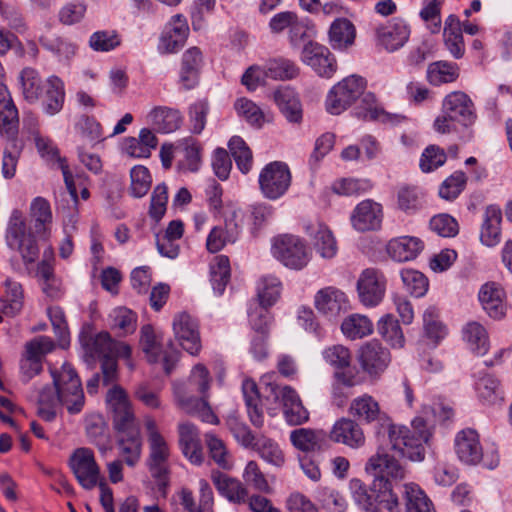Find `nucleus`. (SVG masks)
I'll use <instances>...</instances> for the list:
<instances>
[{
    "label": "nucleus",
    "mask_w": 512,
    "mask_h": 512,
    "mask_svg": "<svg viewBox=\"0 0 512 512\" xmlns=\"http://www.w3.org/2000/svg\"><path fill=\"white\" fill-rule=\"evenodd\" d=\"M455 449L459 459L466 464L476 465L483 458L479 435L473 429H465L457 434Z\"/></svg>",
    "instance_id": "cd10ccee"
},
{
    "label": "nucleus",
    "mask_w": 512,
    "mask_h": 512,
    "mask_svg": "<svg viewBox=\"0 0 512 512\" xmlns=\"http://www.w3.org/2000/svg\"><path fill=\"white\" fill-rule=\"evenodd\" d=\"M349 413L364 423L380 422L387 418L380 408L378 401L371 395L363 394L354 398L349 407Z\"/></svg>",
    "instance_id": "473e14b6"
},
{
    "label": "nucleus",
    "mask_w": 512,
    "mask_h": 512,
    "mask_svg": "<svg viewBox=\"0 0 512 512\" xmlns=\"http://www.w3.org/2000/svg\"><path fill=\"white\" fill-rule=\"evenodd\" d=\"M267 463L281 467L285 463V456L279 445L272 439L259 435L255 446L252 448Z\"/></svg>",
    "instance_id": "4d7b16f0"
},
{
    "label": "nucleus",
    "mask_w": 512,
    "mask_h": 512,
    "mask_svg": "<svg viewBox=\"0 0 512 512\" xmlns=\"http://www.w3.org/2000/svg\"><path fill=\"white\" fill-rule=\"evenodd\" d=\"M53 384L70 414L79 413L84 405V393L80 379L73 367L64 363L60 371H52Z\"/></svg>",
    "instance_id": "39448f33"
},
{
    "label": "nucleus",
    "mask_w": 512,
    "mask_h": 512,
    "mask_svg": "<svg viewBox=\"0 0 512 512\" xmlns=\"http://www.w3.org/2000/svg\"><path fill=\"white\" fill-rule=\"evenodd\" d=\"M366 471L373 473L376 479L372 487H367L358 479L351 480L350 489L355 502L365 512H382L383 508L389 512H402L399 499L389 481L401 480L405 476L399 457L385 447H380L368 460Z\"/></svg>",
    "instance_id": "f257e3e1"
},
{
    "label": "nucleus",
    "mask_w": 512,
    "mask_h": 512,
    "mask_svg": "<svg viewBox=\"0 0 512 512\" xmlns=\"http://www.w3.org/2000/svg\"><path fill=\"white\" fill-rule=\"evenodd\" d=\"M172 327L182 348L191 355H197L201 350L197 321L188 313L180 312L175 315Z\"/></svg>",
    "instance_id": "dca6fc26"
},
{
    "label": "nucleus",
    "mask_w": 512,
    "mask_h": 512,
    "mask_svg": "<svg viewBox=\"0 0 512 512\" xmlns=\"http://www.w3.org/2000/svg\"><path fill=\"white\" fill-rule=\"evenodd\" d=\"M147 121L159 133H172L180 128L182 116L177 109L159 106L148 113Z\"/></svg>",
    "instance_id": "58836bf2"
},
{
    "label": "nucleus",
    "mask_w": 512,
    "mask_h": 512,
    "mask_svg": "<svg viewBox=\"0 0 512 512\" xmlns=\"http://www.w3.org/2000/svg\"><path fill=\"white\" fill-rule=\"evenodd\" d=\"M19 84L23 99L30 103H42L44 111L55 115L63 107L65 91L64 83L57 76L43 79L40 73L32 68L25 67L19 73Z\"/></svg>",
    "instance_id": "20e7f679"
},
{
    "label": "nucleus",
    "mask_w": 512,
    "mask_h": 512,
    "mask_svg": "<svg viewBox=\"0 0 512 512\" xmlns=\"http://www.w3.org/2000/svg\"><path fill=\"white\" fill-rule=\"evenodd\" d=\"M327 433L324 430L297 428L290 432V442L294 448L302 452L321 450L326 443Z\"/></svg>",
    "instance_id": "c9c22d12"
},
{
    "label": "nucleus",
    "mask_w": 512,
    "mask_h": 512,
    "mask_svg": "<svg viewBox=\"0 0 512 512\" xmlns=\"http://www.w3.org/2000/svg\"><path fill=\"white\" fill-rule=\"evenodd\" d=\"M211 284L217 295H222L230 280V262L225 255L214 258L210 266Z\"/></svg>",
    "instance_id": "13d9d810"
},
{
    "label": "nucleus",
    "mask_w": 512,
    "mask_h": 512,
    "mask_svg": "<svg viewBox=\"0 0 512 512\" xmlns=\"http://www.w3.org/2000/svg\"><path fill=\"white\" fill-rule=\"evenodd\" d=\"M310 234L313 240L314 249L321 257L330 259L336 255V240L326 225L319 223L317 227L312 229Z\"/></svg>",
    "instance_id": "3c124183"
},
{
    "label": "nucleus",
    "mask_w": 512,
    "mask_h": 512,
    "mask_svg": "<svg viewBox=\"0 0 512 512\" xmlns=\"http://www.w3.org/2000/svg\"><path fill=\"white\" fill-rule=\"evenodd\" d=\"M271 393L283 406L285 420L290 425H301L309 420V412L303 406L297 392L290 386L270 385Z\"/></svg>",
    "instance_id": "ddd939ff"
},
{
    "label": "nucleus",
    "mask_w": 512,
    "mask_h": 512,
    "mask_svg": "<svg viewBox=\"0 0 512 512\" xmlns=\"http://www.w3.org/2000/svg\"><path fill=\"white\" fill-rule=\"evenodd\" d=\"M119 433L117 445L119 454L126 465L134 467L140 460L142 452V439L136 422L123 429H116Z\"/></svg>",
    "instance_id": "4be33fe9"
},
{
    "label": "nucleus",
    "mask_w": 512,
    "mask_h": 512,
    "mask_svg": "<svg viewBox=\"0 0 512 512\" xmlns=\"http://www.w3.org/2000/svg\"><path fill=\"white\" fill-rule=\"evenodd\" d=\"M479 301L486 313L493 319H501L506 313L505 292L495 282H487L479 290Z\"/></svg>",
    "instance_id": "7c9ffc66"
},
{
    "label": "nucleus",
    "mask_w": 512,
    "mask_h": 512,
    "mask_svg": "<svg viewBox=\"0 0 512 512\" xmlns=\"http://www.w3.org/2000/svg\"><path fill=\"white\" fill-rule=\"evenodd\" d=\"M341 331L351 340L360 339L373 332V323L367 316L352 314L342 322Z\"/></svg>",
    "instance_id": "5fc2aeb1"
},
{
    "label": "nucleus",
    "mask_w": 512,
    "mask_h": 512,
    "mask_svg": "<svg viewBox=\"0 0 512 512\" xmlns=\"http://www.w3.org/2000/svg\"><path fill=\"white\" fill-rule=\"evenodd\" d=\"M423 248L424 244L419 238L402 236L388 242L387 253L397 262H406L415 259Z\"/></svg>",
    "instance_id": "f704fd0d"
},
{
    "label": "nucleus",
    "mask_w": 512,
    "mask_h": 512,
    "mask_svg": "<svg viewBox=\"0 0 512 512\" xmlns=\"http://www.w3.org/2000/svg\"><path fill=\"white\" fill-rule=\"evenodd\" d=\"M130 194L134 198L144 197L150 190L152 177L147 167L136 165L130 170Z\"/></svg>",
    "instance_id": "774afa93"
},
{
    "label": "nucleus",
    "mask_w": 512,
    "mask_h": 512,
    "mask_svg": "<svg viewBox=\"0 0 512 512\" xmlns=\"http://www.w3.org/2000/svg\"><path fill=\"white\" fill-rule=\"evenodd\" d=\"M272 254L284 266L303 269L310 261V252L302 239L294 235H281L274 238Z\"/></svg>",
    "instance_id": "423d86ee"
},
{
    "label": "nucleus",
    "mask_w": 512,
    "mask_h": 512,
    "mask_svg": "<svg viewBox=\"0 0 512 512\" xmlns=\"http://www.w3.org/2000/svg\"><path fill=\"white\" fill-rule=\"evenodd\" d=\"M140 345L149 362L155 363L160 359L161 337L150 324L143 325L140 329Z\"/></svg>",
    "instance_id": "e2e57ef3"
},
{
    "label": "nucleus",
    "mask_w": 512,
    "mask_h": 512,
    "mask_svg": "<svg viewBox=\"0 0 512 512\" xmlns=\"http://www.w3.org/2000/svg\"><path fill=\"white\" fill-rule=\"evenodd\" d=\"M274 100L289 122L299 123L302 119L301 104L295 92L283 87L275 91Z\"/></svg>",
    "instance_id": "c03bdc74"
},
{
    "label": "nucleus",
    "mask_w": 512,
    "mask_h": 512,
    "mask_svg": "<svg viewBox=\"0 0 512 512\" xmlns=\"http://www.w3.org/2000/svg\"><path fill=\"white\" fill-rule=\"evenodd\" d=\"M37 404L39 417L47 422H52L56 417V408L62 405V400H60L56 387L54 385L44 386L39 391Z\"/></svg>",
    "instance_id": "09e8293b"
},
{
    "label": "nucleus",
    "mask_w": 512,
    "mask_h": 512,
    "mask_svg": "<svg viewBox=\"0 0 512 512\" xmlns=\"http://www.w3.org/2000/svg\"><path fill=\"white\" fill-rule=\"evenodd\" d=\"M177 404L187 414L197 416L203 422L217 424L218 418L208 405L205 397L200 399L194 397H186L182 392V387L177 386L174 389Z\"/></svg>",
    "instance_id": "72a5a7b5"
},
{
    "label": "nucleus",
    "mask_w": 512,
    "mask_h": 512,
    "mask_svg": "<svg viewBox=\"0 0 512 512\" xmlns=\"http://www.w3.org/2000/svg\"><path fill=\"white\" fill-rule=\"evenodd\" d=\"M442 112L465 127L471 126L476 120L475 108L470 97L461 91L448 94L442 104Z\"/></svg>",
    "instance_id": "f3484780"
},
{
    "label": "nucleus",
    "mask_w": 512,
    "mask_h": 512,
    "mask_svg": "<svg viewBox=\"0 0 512 512\" xmlns=\"http://www.w3.org/2000/svg\"><path fill=\"white\" fill-rule=\"evenodd\" d=\"M103 187L106 189L107 210L111 217L121 219L125 217L124 211L118 206L121 199V182L116 175H106L103 178Z\"/></svg>",
    "instance_id": "bf43d9fd"
},
{
    "label": "nucleus",
    "mask_w": 512,
    "mask_h": 512,
    "mask_svg": "<svg viewBox=\"0 0 512 512\" xmlns=\"http://www.w3.org/2000/svg\"><path fill=\"white\" fill-rule=\"evenodd\" d=\"M36 147L42 156L51 157L58 163L62 171L66 187L72 197H77V189L74 184L73 175L69 170V166L65 158L60 157L58 148L54 145L53 141L48 138L40 136L35 137Z\"/></svg>",
    "instance_id": "ea45409f"
},
{
    "label": "nucleus",
    "mask_w": 512,
    "mask_h": 512,
    "mask_svg": "<svg viewBox=\"0 0 512 512\" xmlns=\"http://www.w3.org/2000/svg\"><path fill=\"white\" fill-rule=\"evenodd\" d=\"M211 480L218 493L234 504L245 503L248 497V490L244 484L219 470H212Z\"/></svg>",
    "instance_id": "c756f323"
},
{
    "label": "nucleus",
    "mask_w": 512,
    "mask_h": 512,
    "mask_svg": "<svg viewBox=\"0 0 512 512\" xmlns=\"http://www.w3.org/2000/svg\"><path fill=\"white\" fill-rule=\"evenodd\" d=\"M366 81L362 77L351 75L338 82L329 91L326 98V110L339 115L354 103L364 92Z\"/></svg>",
    "instance_id": "0eeeda50"
},
{
    "label": "nucleus",
    "mask_w": 512,
    "mask_h": 512,
    "mask_svg": "<svg viewBox=\"0 0 512 512\" xmlns=\"http://www.w3.org/2000/svg\"><path fill=\"white\" fill-rule=\"evenodd\" d=\"M443 41L445 48L455 59L464 56L465 44L462 35V23L454 14L449 15L445 20Z\"/></svg>",
    "instance_id": "4c0bfd02"
},
{
    "label": "nucleus",
    "mask_w": 512,
    "mask_h": 512,
    "mask_svg": "<svg viewBox=\"0 0 512 512\" xmlns=\"http://www.w3.org/2000/svg\"><path fill=\"white\" fill-rule=\"evenodd\" d=\"M301 61L320 76L329 78L336 71V61L329 49L314 41L305 43Z\"/></svg>",
    "instance_id": "2eb2a0df"
},
{
    "label": "nucleus",
    "mask_w": 512,
    "mask_h": 512,
    "mask_svg": "<svg viewBox=\"0 0 512 512\" xmlns=\"http://www.w3.org/2000/svg\"><path fill=\"white\" fill-rule=\"evenodd\" d=\"M55 343L48 336H39L25 345V354L20 361L22 381L29 382L42 371V358L53 351Z\"/></svg>",
    "instance_id": "9b49d317"
},
{
    "label": "nucleus",
    "mask_w": 512,
    "mask_h": 512,
    "mask_svg": "<svg viewBox=\"0 0 512 512\" xmlns=\"http://www.w3.org/2000/svg\"><path fill=\"white\" fill-rule=\"evenodd\" d=\"M502 212L497 206H489L485 210L484 221L480 232L481 242L493 247L500 242Z\"/></svg>",
    "instance_id": "79ce46f5"
},
{
    "label": "nucleus",
    "mask_w": 512,
    "mask_h": 512,
    "mask_svg": "<svg viewBox=\"0 0 512 512\" xmlns=\"http://www.w3.org/2000/svg\"><path fill=\"white\" fill-rule=\"evenodd\" d=\"M18 111L9 94L7 87L0 83V134L9 137L16 135L18 131Z\"/></svg>",
    "instance_id": "e433bc0d"
},
{
    "label": "nucleus",
    "mask_w": 512,
    "mask_h": 512,
    "mask_svg": "<svg viewBox=\"0 0 512 512\" xmlns=\"http://www.w3.org/2000/svg\"><path fill=\"white\" fill-rule=\"evenodd\" d=\"M380 336L394 348H402L405 343L403 331L398 320L391 314H386L377 323Z\"/></svg>",
    "instance_id": "603ef678"
},
{
    "label": "nucleus",
    "mask_w": 512,
    "mask_h": 512,
    "mask_svg": "<svg viewBox=\"0 0 512 512\" xmlns=\"http://www.w3.org/2000/svg\"><path fill=\"white\" fill-rule=\"evenodd\" d=\"M4 286L5 295L1 300L3 303L1 311L5 315L13 317L17 315L23 307V288L19 282L11 278L5 280Z\"/></svg>",
    "instance_id": "de8ad7c7"
},
{
    "label": "nucleus",
    "mask_w": 512,
    "mask_h": 512,
    "mask_svg": "<svg viewBox=\"0 0 512 512\" xmlns=\"http://www.w3.org/2000/svg\"><path fill=\"white\" fill-rule=\"evenodd\" d=\"M386 286L387 279L381 270L376 268L363 270L357 280L360 302L366 307L377 306L385 296Z\"/></svg>",
    "instance_id": "9d476101"
},
{
    "label": "nucleus",
    "mask_w": 512,
    "mask_h": 512,
    "mask_svg": "<svg viewBox=\"0 0 512 512\" xmlns=\"http://www.w3.org/2000/svg\"><path fill=\"white\" fill-rule=\"evenodd\" d=\"M179 446L183 455L193 464L203 462V448L197 427L190 422L178 425Z\"/></svg>",
    "instance_id": "bb28decb"
},
{
    "label": "nucleus",
    "mask_w": 512,
    "mask_h": 512,
    "mask_svg": "<svg viewBox=\"0 0 512 512\" xmlns=\"http://www.w3.org/2000/svg\"><path fill=\"white\" fill-rule=\"evenodd\" d=\"M410 35V24L401 17H394L376 29L378 43L389 52H394L404 47Z\"/></svg>",
    "instance_id": "4468645a"
},
{
    "label": "nucleus",
    "mask_w": 512,
    "mask_h": 512,
    "mask_svg": "<svg viewBox=\"0 0 512 512\" xmlns=\"http://www.w3.org/2000/svg\"><path fill=\"white\" fill-rule=\"evenodd\" d=\"M31 217L34 221L35 233L43 239H47L50 234L52 224V212L48 201L42 197H37L31 204Z\"/></svg>",
    "instance_id": "a18cd8bd"
},
{
    "label": "nucleus",
    "mask_w": 512,
    "mask_h": 512,
    "mask_svg": "<svg viewBox=\"0 0 512 512\" xmlns=\"http://www.w3.org/2000/svg\"><path fill=\"white\" fill-rule=\"evenodd\" d=\"M161 391V386L144 380L134 386L133 396L145 407L156 410L162 408Z\"/></svg>",
    "instance_id": "864d4df0"
},
{
    "label": "nucleus",
    "mask_w": 512,
    "mask_h": 512,
    "mask_svg": "<svg viewBox=\"0 0 512 512\" xmlns=\"http://www.w3.org/2000/svg\"><path fill=\"white\" fill-rule=\"evenodd\" d=\"M157 146L156 134L149 128H142L137 137L129 136L123 139L121 151L130 158L147 159Z\"/></svg>",
    "instance_id": "393cba45"
},
{
    "label": "nucleus",
    "mask_w": 512,
    "mask_h": 512,
    "mask_svg": "<svg viewBox=\"0 0 512 512\" xmlns=\"http://www.w3.org/2000/svg\"><path fill=\"white\" fill-rule=\"evenodd\" d=\"M137 319V314L124 306L114 308L109 314L111 328L118 329L123 335L135 332Z\"/></svg>",
    "instance_id": "052dcab7"
},
{
    "label": "nucleus",
    "mask_w": 512,
    "mask_h": 512,
    "mask_svg": "<svg viewBox=\"0 0 512 512\" xmlns=\"http://www.w3.org/2000/svg\"><path fill=\"white\" fill-rule=\"evenodd\" d=\"M242 392L251 423L255 427L261 428L264 424V415L257 384L251 379L244 380L242 383Z\"/></svg>",
    "instance_id": "37998d69"
},
{
    "label": "nucleus",
    "mask_w": 512,
    "mask_h": 512,
    "mask_svg": "<svg viewBox=\"0 0 512 512\" xmlns=\"http://www.w3.org/2000/svg\"><path fill=\"white\" fill-rule=\"evenodd\" d=\"M281 282L275 276H263L257 284V297L260 306L268 308L275 304L280 297Z\"/></svg>",
    "instance_id": "680f3d73"
},
{
    "label": "nucleus",
    "mask_w": 512,
    "mask_h": 512,
    "mask_svg": "<svg viewBox=\"0 0 512 512\" xmlns=\"http://www.w3.org/2000/svg\"><path fill=\"white\" fill-rule=\"evenodd\" d=\"M69 464L83 488L91 490L96 486V461L93 450L76 449L70 457Z\"/></svg>",
    "instance_id": "6ab92c4d"
},
{
    "label": "nucleus",
    "mask_w": 512,
    "mask_h": 512,
    "mask_svg": "<svg viewBox=\"0 0 512 512\" xmlns=\"http://www.w3.org/2000/svg\"><path fill=\"white\" fill-rule=\"evenodd\" d=\"M453 409L442 402L424 407L423 416L412 421V430L405 426L390 425L388 430L389 444L386 449L399 458L411 461H422L425 457L424 445L428 443L435 422H444L452 418Z\"/></svg>",
    "instance_id": "7ed1b4c3"
},
{
    "label": "nucleus",
    "mask_w": 512,
    "mask_h": 512,
    "mask_svg": "<svg viewBox=\"0 0 512 512\" xmlns=\"http://www.w3.org/2000/svg\"><path fill=\"white\" fill-rule=\"evenodd\" d=\"M7 243L10 248L17 250L26 264L36 261L39 248L34 236L26 232L25 222L19 217H13L7 232Z\"/></svg>",
    "instance_id": "f8f14e48"
},
{
    "label": "nucleus",
    "mask_w": 512,
    "mask_h": 512,
    "mask_svg": "<svg viewBox=\"0 0 512 512\" xmlns=\"http://www.w3.org/2000/svg\"><path fill=\"white\" fill-rule=\"evenodd\" d=\"M356 117L365 121H379L385 124H398L404 120V117L398 114L385 112L377 105L376 97L373 93H366L361 99V104L355 109Z\"/></svg>",
    "instance_id": "2f4dec72"
},
{
    "label": "nucleus",
    "mask_w": 512,
    "mask_h": 512,
    "mask_svg": "<svg viewBox=\"0 0 512 512\" xmlns=\"http://www.w3.org/2000/svg\"><path fill=\"white\" fill-rule=\"evenodd\" d=\"M463 339L477 355H484L489 349V337L486 329L478 322L467 323L462 330Z\"/></svg>",
    "instance_id": "49530a36"
},
{
    "label": "nucleus",
    "mask_w": 512,
    "mask_h": 512,
    "mask_svg": "<svg viewBox=\"0 0 512 512\" xmlns=\"http://www.w3.org/2000/svg\"><path fill=\"white\" fill-rule=\"evenodd\" d=\"M179 504L187 512H214V496L212 488L205 479L199 480V504L196 506L193 493L188 488H182L176 493Z\"/></svg>",
    "instance_id": "c85d7f7f"
},
{
    "label": "nucleus",
    "mask_w": 512,
    "mask_h": 512,
    "mask_svg": "<svg viewBox=\"0 0 512 512\" xmlns=\"http://www.w3.org/2000/svg\"><path fill=\"white\" fill-rule=\"evenodd\" d=\"M228 147L239 170L244 174L248 173L253 164V157L245 141L239 136H233Z\"/></svg>",
    "instance_id": "338daca9"
},
{
    "label": "nucleus",
    "mask_w": 512,
    "mask_h": 512,
    "mask_svg": "<svg viewBox=\"0 0 512 512\" xmlns=\"http://www.w3.org/2000/svg\"><path fill=\"white\" fill-rule=\"evenodd\" d=\"M356 38L354 24L346 18H337L329 29V42L333 49L346 50L351 47Z\"/></svg>",
    "instance_id": "a19ab883"
},
{
    "label": "nucleus",
    "mask_w": 512,
    "mask_h": 512,
    "mask_svg": "<svg viewBox=\"0 0 512 512\" xmlns=\"http://www.w3.org/2000/svg\"><path fill=\"white\" fill-rule=\"evenodd\" d=\"M241 228L236 220V211L231 217L225 218L221 225L214 226L206 239V248L210 253L221 251L226 245L237 241Z\"/></svg>",
    "instance_id": "5701e85b"
},
{
    "label": "nucleus",
    "mask_w": 512,
    "mask_h": 512,
    "mask_svg": "<svg viewBox=\"0 0 512 512\" xmlns=\"http://www.w3.org/2000/svg\"><path fill=\"white\" fill-rule=\"evenodd\" d=\"M148 444L149 456L146 465L158 486V490L165 494L169 485L168 460L170 449L168 443L163 436H154L152 440L148 441Z\"/></svg>",
    "instance_id": "6e6552de"
},
{
    "label": "nucleus",
    "mask_w": 512,
    "mask_h": 512,
    "mask_svg": "<svg viewBox=\"0 0 512 512\" xmlns=\"http://www.w3.org/2000/svg\"><path fill=\"white\" fill-rule=\"evenodd\" d=\"M358 360L370 376L381 374L390 363V353L378 341H369L359 349Z\"/></svg>",
    "instance_id": "aec40b11"
},
{
    "label": "nucleus",
    "mask_w": 512,
    "mask_h": 512,
    "mask_svg": "<svg viewBox=\"0 0 512 512\" xmlns=\"http://www.w3.org/2000/svg\"><path fill=\"white\" fill-rule=\"evenodd\" d=\"M131 347L125 342L113 339L108 332L98 333V362L101 377L98 382L108 387L105 394L107 409L112 414L115 429H123L136 422L132 403L126 390L118 384L119 371L117 357L129 358Z\"/></svg>",
    "instance_id": "f03ea898"
},
{
    "label": "nucleus",
    "mask_w": 512,
    "mask_h": 512,
    "mask_svg": "<svg viewBox=\"0 0 512 512\" xmlns=\"http://www.w3.org/2000/svg\"><path fill=\"white\" fill-rule=\"evenodd\" d=\"M459 77V67L456 63L436 61L427 68V79L430 84L440 86L452 83Z\"/></svg>",
    "instance_id": "8fccbe9b"
},
{
    "label": "nucleus",
    "mask_w": 512,
    "mask_h": 512,
    "mask_svg": "<svg viewBox=\"0 0 512 512\" xmlns=\"http://www.w3.org/2000/svg\"><path fill=\"white\" fill-rule=\"evenodd\" d=\"M476 389L479 399L487 405H495L504 400L500 382L492 375H484L477 384Z\"/></svg>",
    "instance_id": "6e6d98bb"
},
{
    "label": "nucleus",
    "mask_w": 512,
    "mask_h": 512,
    "mask_svg": "<svg viewBox=\"0 0 512 512\" xmlns=\"http://www.w3.org/2000/svg\"><path fill=\"white\" fill-rule=\"evenodd\" d=\"M299 74L298 66L291 60L278 58L269 61L265 68V76L275 80H289Z\"/></svg>",
    "instance_id": "69168bd1"
},
{
    "label": "nucleus",
    "mask_w": 512,
    "mask_h": 512,
    "mask_svg": "<svg viewBox=\"0 0 512 512\" xmlns=\"http://www.w3.org/2000/svg\"><path fill=\"white\" fill-rule=\"evenodd\" d=\"M94 126V118L87 115H81L75 124L81 141L78 147L79 159L90 171H96Z\"/></svg>",
    "instance_id": "412c9836"
},
{
    "label": "nucleus",
    "mask_w": 512,
    "mask_h": 512,
    "mask_svg": "<svg viewBox=\"0 0 512 512\" xmlns=\"http://www.w3.org/2000/svg\"><path fill=\"white\" fill-rule=\"evenodd\" d=\"M290 184L291 173L288 166L283 162H271L260 172V190L270 200H276L283 196Z\"/></svg>",
    "instance_id": "1a4fd4ad"
},
{
    "label": "nucleus",
    "mask_w": 512,
    "mask_h": 512,
    "mask_svg": "<svg viewBox=\"0 0 512 512\" xmlns=\"http://www.w3.org/2000/svg\"><path fill=\"white\" fill-rule=\"evenodd\" d=\"M314 303L316 309L329 318H334L349 308L346 294L333 286L320 289L315 295Z\"/></svg>",
    "instance_id": "a878e982"
},
{
    "label": "nucleus",
    "mask_w": 512,
    "mask_h": 512,
    "mask_svg": "<svg viewBox=\"0 0 512 512\" xmlns=\"http://www.w3.org/2000/svg\"><path fill=\"white\" fill-rule=\"evenodd\" d=\"M382 219V206L370 199L360 202L351 215L352 226L360 232L379 229Z\"/></svg>",
    "instance_id": "b1692460"
},
{
    "label": "nucleus",
    "mask_w": 512,
    "mask_h": 512,
    "mask_svg": "<svg viewBox=\"0 0 512 512\" xmlns=\"http://www.w3.org/2000/svg\"><path fill=\"white\" fill-rule=\"evenodd\" d=\"M328 437L331 441L358 449L365 445L366 437L361 425L354 419L341 417L332 426Z\"/></svg>",
    "instance_id": "a211bd4d"
},
{
    "label": "nucleus",
    "mask_w": 512,
    "mask_h": 512,
    "mask_svg": "<svg viewBox=\"0 0 512 512\" xmlns=\"http://www.w3.org/2000/svg\"><path fill=\"white\" fill-rule=\"evenodd\" d=\"M79 342L84 362L88 367L94 368L96 365V328L94 323L88 322L82 326Z\"/></svg>",
    "instance_id": "0e129e2a"
}]
</instances>
